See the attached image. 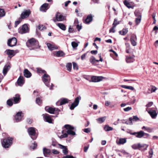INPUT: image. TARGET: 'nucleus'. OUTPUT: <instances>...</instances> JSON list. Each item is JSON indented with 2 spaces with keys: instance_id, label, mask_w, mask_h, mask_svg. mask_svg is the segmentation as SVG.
Segmentation results:
<instances>
[{
  "instance_id": "f257e3e1",
  "label": "nucleus",
  "mask_w": 158,
  "mask_h": 158,
  "mask_svg": "<svg viewBox=\"0 0 158 158\" xmlns=\"http://www.w3.org/2000/svg\"><path fill=\"white\" fill-rule=\"evenodd\" d=\"M65 128L67 130L66 131L67 133H64V131L63 130L62 131V135H61L60 136L58 135L59 138L62 139L64 138L67 137L68 135H76L75 132L73 131L74 128L73 127L69 125H64Z\"/></svg>"
},
{
  "instance_id": "c756f323",
  "label": "nucleus",
  "mask_w": 158,
  "mask_h": 158,
  "mask_svg": "<svg viewBox=\"0 0 158 158\" xmlns=\"http://www.w3.org/2000/svg\"><path fill=\"white\" fill-rule=\"evenodd\" d=\"M106 118V116H104L103 117L99 118L96 119L97 122L99 123H101L105 121Z\"/></svg>"
},
{
  "instance_id": "774afa93",
  "label": "nucleus",
  "mask_w": 158,
  "mask_h": 158,
  "mask_svg": "<svg viewBox=\"0 0 158 158\" xmlns=\"http://www.w3.org/2000/svg\"><path fill=\"white\" fill-rule=\"evenodd\" d=\"M63 158H75L73 157V156L67 155L65 156H64Z\"/></svg>"
},
{
  "instance_id": "20e7f679",
  "label": "nucleus",
  "mask_w": 158,
  "mask_h": 158,
  "mask_svg": "<svg viewBox=\"0 0 158 158\" xmlns=\"http://www.w3.org/2000/svg\"><path fill=\"white\" fill-rule=\"evenodd\" d=\"M27 46L33 47L34 48H35L37 47L38 45V42L34 38H31L29 40L27 43Z\"/></svg>"
},
{
  "instance_id": "5fc2aeb1",
  "label": "nucleus",
  "mask_w": 158,
  "mask_h": 158,
  "mask_svg": "<svg viewBox=\"0 0 158 158\" xmlns=\"http://www.w3.org/2000/svg\"><path fill=\"white\" fill-rule=\"evenodd\" d=\"M73 69L77 70L78 69V68L77 64L75 62H73Z\"/></svg>"
},
{
  "instance_id": "e433bc0d",
  "label": "nucleus",
  "mask_w": 158,
  "mask_h": 158,
  "mask_svg": "<svg viewBox=\"0 0 158 158\" xmlns=\"http://www.w3.org/2000/svg\"><path fill=\"white\" fill-rule=\"evenodd\" d=\"M129 120L131 121H136L139 120V118L137 116H134L133 118L130 117L129 118Z\"/></svg>"
},
{
  "instance_id": "ea45409f",
  "label": "nucleus",
  "mask_w": 158,
  "mask_h": 158,
  "mask_svg": "<svg viewBox=\"0 0 158 158\" xmlns=\"http://www.w3.org/2000/svg\"><path fill=\"white\" fill-rule=\"evenodd\" d=\"M142 129L149 132H151L152 131V129L151 128L143 126Z\"/></svg>"
},
{
  "instance_id": "f03ea898",
  "label": "nucleus",
  "mask_w": 158,
  "mask_h": 158,
  "mask_svg": "<svg viewBox=\"0 0 158 158\" xmlns=\"http://www.w3.org/2000/svg\"><path fill=\"white\" fill-rule=\"evenodd\" d=\"M42 79L45 85L48 87H49L50 89H52L53 85L52 83H50V76L46 73L44 74L42 77Z\"/></svg>"
},
{
  "instance_id": "423d86ee",
  "label": "nucleus",
  "mask_w": 158,
  "mask_h": 158,
  "mask_svg": "<svg viewBox=\"0 0 158 158\" xmlns=\"http://www.w3.org/2000/svg\"><path fill=\"white\" fill-rule=\"evenodd\" d=\"M81 99V97L80 96H78L76 98L73 102L71 104L70 109L71 110H73L77 107L78 105L79 101Z\"/></svg>"
},
{
  "instance_id": "cd10ccee",
  "label": "nucleus",
  "mask_w": 158,
  "mask_h": 158,
  "mask_svg": "<svg viewBox=\"0 0 158 158\" xmlns=\"http://www.w3.org/2000/svg\"><path fill=\"white\" fill-rule=\"evenodd\" d=\"M13 99L15 103H18L20 99V95L19 94H16L15 97H13Z\"/></svg>"
},
{
  "instance_id": "412c9836",
  "label": "nucleus",
  "mask_w": 158,
  "mask_h": 158,
  "mask_svg": "<svg viewBox=\"0 0 158 158\" xmlns=\"http://www.w3.org/2000/svg\"><path fill=\"white\" fill-rule=\"evenodd\" d=\"M127 142L126 138H120L118 140H117L116 143L118 145L123 144Z\"/></svg>"
},
{
  "instance_id": "13d9d810",
  "label": "nucleus",
  "mask_w": 158,
  "mask_h": 158,
  "mask_svg": "<svg viewBox=\"0 0 158 158\" xmlns=\"http://www.w3.org/2000/svg\"><path fill=\"white\" fill-rule=\"evenodd\" d=\"M36 102L37 104L40 105L42 103V101L39 98H37L36 100Z\"/></svg>"
},
{
  "instance_id": "9d476101",
  "label": "nucleus",
  "mask_w": 158,
  "mask_h": 158,
  "mask_svg": "<svg viewBox=\"0 0 158 158\" xmlns=\"http://www.w3.org/2000/svg\"><path fill=\"white\" fill-rule=\"evenodd\" d=\"M17 42L16 39L14 37L8 40V44L9 46L12 47L15 46L16 45Z\"/></svg>"
},
{
  "instance_id": "b1692460",
  "label": "nucleus",
  "mask_w": 158,
  "mask_h": 158,
  "mask_svg": "<svg viewBox=\"0 0 158 158\" xmlns=\"http://www.w3.org/2000/svg\"><path fill=\"white\" fill-rule=\"evenodd\" d=\"M23 74L24 76L27 78H29L31 76V74L30 72L27 69H25L24 70Z\"/></svg>"
},
{
  "instance_id": "09e8293b",
  "label": "nucleus",
  "mask_w": 158,
  "mask_h": 158,
  "mask_svg": "<svg viewBox=\"0 0 158 158\" xmlns=\"http://www.w3.org/2000/svg\"><path fill=\"white\" fill-rule=\"evenodd\" d=\"M22 19L21 18H19L18 20L16 21L15 22V27H16L17 25L22 21Z\"/></svg>"
},
{
  "instance_id": "72a5a7b5",
  "label": "nucleus",
  "mask_w": 158,
  "mask_h": 158,
  "mask_svg": "<svg viewBox=\"0 0 158 158\" xmlns=\"http://www.w3.org/2000/svg\"><path fill=\"white\" fill-rule=\"evenodd\" d=\"M116 21V20H115V21L114 22V23L113 24V26L110 30V32L114 33L115 32V31L114 30V28H115L116 26L118 24V23H115V22Z\"/></svg>"
},
{
  "instance_id": "39448f33",
  "label": "nucleus",
  "mask_w": 158,
  "mask_h": 158,
  "mask_svg": "<svg viewBox=\"0 0 158 158\" xmlns=\"http://www.w3.org/2000/svg\"><path fill=\"white\" fill-rule=\"evenodd\" d=\"M28 131L29 135L32 139L35 140L36 139V137L35 136V129L34 128L31 127L29 128L28 129Z\"/></svg>"
},
{
  "instance_id": "69168bd1",
  "label": "nucleus",
  "mask_w": 158,
  "mask_h": 158,
  "mask_svg": "<svg viewBox=\"0 0 158 158\" xmlns=\"http://www.w3.org/2000/svg\"><path fill=\"white\" fill-rule=\"evenodd\" d=\"M91 53L93 54H96L98 53L97 50H92L90 52Z\"/></svg>"
},
{
  "instance_id": "f3484780",
  "label": "nucleus",
  "mask_w": 158,
  "mask_h": 158,
  "mask_svg": "<svg viewBox=\"0 0 158 158\" xmlns=\"http://www.w3.org/2000/svg\"><path fill=\"white\" fill-rule=\"evenodd\" d=\"M47 45L48 49L50 51L57 49L58 48L57 46L55 44L47 43Z\"/></svg>"
},
{
  "instance_id": "6e6d98bb",
  "label": "nucleus",
  "mask_w": 158,
  "mask_h": 158,
  "mask_svg": "<svg viewBox=\"0 0 158 158\" xmlns=\"http://www.w3.org/2000/svg\"><path fill=\"white\" fill-rule=\"evenodd\" d=\"M149 158H151L153 154V150L152 148L150 149L149 151Z\"/></svg>"
},
{
  "instance_id": "bb28decb",
  "label": "nucleus",
  "mask_w": 158,
  "mask_h": 158,
  "mask_svg": "<svg viewBox=\"0 0 158 158\" xmlns=\"http://www.w3.org/2000/svg\"><path fill=\"white\" fill-rule=\"evenodd\" d=\"M65 54L64 52L62 51H59L56 52L55 55L57 57H63L64 56Z\"/></svg>"
},
{
  "instance_id": "680f3d73",
  "label": "nucleus",
  "mask_w": 158,
  "mask_h": 158,
  "mask_svg": "<svg viewBox=\"0 0 158 158\" xmlns=\"http://www.w3.org/2000/svg\"><path fill=\"white\" fill-rule=\"evenodd\" d=\"M132 109V108L131 107H128L127 108H124L123 109V110L124 111L127 112L129 110H131Z\"/></svg>"
},
{
  "instance_id": "7c9ffc66",
  "label": "nucleus",
  "mask_w": 158,
  "mask_h": 158,
  "mask_svg": "<svg viewBox=\"0 0 158 158\" xmlns=\"http://www.w3.org/2000/svg\"><path fill=\"white\" fill-rule=\"evenodd\" d=\"M59 146L60 148L63 149V152L65 154H66L68 153L67 149L66 147L61 144H59Z\"/></svg>"
},
{
  "instance_id": "0e129e2a",
  "label": "nucleus",
  "mask_w": 158,
  "mask_h": 158,
  "mask_svg": "<svg viewBox=\"0 0 158 158\" xmlns=\"http://www.w3.org/2000/svg\"><path fill=\"white\" fill-rule=\"evenodd\" d=\"M121 152L123 154L125 155H129V154L127 152H126L125 150H122L121 151Z\"/></svg>"
},
{
  "instance_id": "4be33fe9",
  "label": "nucleus",
  "mask_w": 158,
  "mask_h": 158,
  "mask_svg": "<svg viewBox=\"0 0 158 158\" xmlns=\"http://www.w3.org/2000/svg\"><path fill=\"white\" fill-rule=\"evenodd\" d=\"M24 83V80L23 77L20 76L17 81V83L19 85L22 86Z\"/></svg>"
},
{
  "instance_id": "c85d7f7f",
  "label": "nucleus",
  "mask_w": 158,
  "mask_h": 158,
  "mask_svg": "<svg viewBox=\"0 0 158 158\" xmlns=\"http://www.w3.org/2000/svg\"><path fill=\"white\" fill-rule=\"evenodd\" d=\"M10 67L9 64L6 65L5 66L3 70V73L5 75L7 73L8 71L10 69Z\"/></svg>"
},
{
  "instance_id": "f704fd0d",
  "label": "nucleus",
  "mask_w": 158,
  "mask_h": 158,
  "mask_svg": "<svg viewBox=\"0 0 158 158\" xmlns=\"http://www.w3.org/2000/svg\"><path fill=\"white\" fill-rule=\"evenodd\" d=\"M6 52L7 54L9 56H14L15 55V52L13 50L8 49L6 50Z\"/></svg>"
},
{
  "instance_id": "1a4fd4ad",
  "label": "nucleus",
  "mask_w": 158,
  "mask_h": 158,
  "mask_svg": "<svg viewBox=\"0 0 158 158\" xmlns=\"http://www.w3.org/2000/svg\"><path fill=\"white\" fill-rule=\"evenodd\" d=\"M31 11L29 9L24 10L21 15V18L22 19L28 17L31 14Z\"/></svg>"
},
{
  "instance_id": "2f4dec72",
  "label": "nucleus",
  "mask_w": 158,
  "mask_h": 158,
  "mask_svg": "<svg viewBox=\"0 0 158 158\" xmlns=\"http://www.w3.org/2000/svg\"><path fill=\"white\" fill-rule=\"evenodd\" d=\"M90 62L93 64H95V62H99V60H96L94 56H91L89 59Z\"/></svg>"
},
{
  "instance_id": "c03bdc74",
  "label": "nucleus",
  "mask_w": 158,
  "mask_h": 158,
  "mask_svg": "<svg viewBox=\"0 0 158 158\" xmlns=\"http://www.w3.org/2000/svg\"><path fill=\"white\" fill-rule=\"evenodd\" d=\"M121 87L122 88H124L125 89H128L131 90H133L134 89V87L131 86H126L125 85H122L121 86Z\"/></svg>"
},
{
  "instance_id": "473e14b6",
  "label": "nucleus",
  "mask_w": 158,
  "mask_h": 158,
  "mask_svg": "<svg viewBox=\"0 0 158 158\" xmlns=\"http://www.w3.org/2000/svg\"><path fill=\"white\" fill-rule=\"evenodd\" d=\"M57 25L61 30L65 31L66 29V26L62 23H59L57 24Z\"/></svg>"
},
{
  "instance_id": "4468645a",
  "label": "nucleus",
  "mask_w": 158,
  "mask_h": 158,
  "mask_svg": "<svg viewBox=\"0 0 158 158\" xmlns=\"http://www.w3.org/2000/svg\"><path fill=\"white\" fill-rule=\"evenodd\" d=\"M22 112H18L17 113L15 117L16 122H19L22 120L23 116L22 115Z\"/></svg>"
},
{
  "instance_id": "a19ab883",
  "label": "nucleus",
  "mask_w": 158,
  "mask_h": 158,
  "mask_svg": "<svg viewBox=\"0 0 158 158\" xmlns=\"http://www.w3.org/2000/svg\"><path fill=\"white\" fill-rule=\"evenodd\" d=\"M13 98L10 99L7 101V104L9 106H11L13 104Z\"/></svg>"
},
{
  "instance_id": "338daca9",
  "label": "nucleus",
  "mask_w": 158,
  "mask_h": 158,
  "mask_svg": "<svg viewBox=\"0 0 158 158\" xmlns=\"http://www.w3.org/2000/svg\"><path fill=\"white\" fill-rule=\"evenodd\" d=\"M52 152L54 154H57L59 153L55 149L53 150Z\"/></svg>"
},
{
  "instance_id": "c9c22d12",
  "label": "nucleus",
  "mask_w": 158,
  "mask_h": 158,
  "mask_svg": "<svg viewBox=\"0 0 158 158\" xmlns=\"http://www.w3.org/2000/svg\"><path fill=\"white\" fill-rule=\"evenodd\" d=\"M144 132L143 131H141L139 132H137L136 137L138 138H141L144 136Z\"/></svg>"
},
{
  "instance_id": "8fccbe9b",
  "label": "nucleus",
  "mask_w": 158,
  "mask_h": 158,
  "mask_svg": "<svg viewBox=\"0 0 158 158\" xmlns=\"http://www.w3.org/2000/svg\"><path fill=\"white\" fill-rule=\"evenodd\" d=\"M141 17H137L135 19V22L136 24H139L140 22Z\"/></svg>"
},
{
  "instance_id": "e2e57ef3",
  "label": "nucleus",
  "mask_w": 158,
  "mask_h": 158,
  "mask_svg": "<svg viewBox=\"0 0 158 158\" xmlns=\"http://www.w3.org/2000/svg\"><path fill=\"white\" fill-rule=\"evenodd\" d=\"M33 146L32 147V146H31L30 147V148H31L33 150H34L36 148V147L37 146V144L36 143H35L33 144Z\"/></svg>"
},
{
  "instance_id": "37998d69",
  "label": "nucleus",
  "mask_w": 158,
  "mask_h": 158,
  "mask_svg": "<svg viewBox=\"0 0 158 158\" xmlns=\"http://www.w3.org/2000/svg\"><path fill=\"white\" fill-rule=\"evenodd\" d=\"M72 67V64L71 63H67L66 65V67L67 70L70 71Z\"/></svg>"
},
{
  "instance_id": "864d4df0",
  "label": "nucleus",
  "mask_w": 158,
  "mask_h": 158,
  "mask_svg": "<svg viewBox=\"0 0 158 158\" xmlns=\"http://www.w3.org/2000/svg\"><path fill=\"white\" fill-rule=\"evenodd\" d=\"M153 103L152 102H149L146 105V106L148 107L146 109V110L148 111V108L152 106V105H153Z\"/></svg>"
},
{
  "instance_id": "de8ad7c7",
  "label": "nucleus",
  "mask_w": 158,
  "mask_h": 158,
  "mask_svg": "<svg viewBox=\"0 0 158 158\" xmlns=\"http://www.w3.org/2000/svg\"><path fill=\"white\" fill-rule=\"evenodd\" d=\"M134 13L135 16L137 17H141V14L138 10H136Z\"/></svg>"
},
{
  "instance_id": "a878e982",
  "label": "nucleus",
  "mask_w": 158,
  "mask_h": 158,
  "mask_svg": "<svg viewBox=\"0 0 158 158\" xmlns=\"http://www.w3.org/2000/svg\"><path fill=\"white\" fill-rule=\"evenodd\" d=\"M43 152L44 156H47L49 155L51 151L49 149L44 148L43 149Z\"/></svg>"
},
{
  "instance_id": "aec40b11",
  "label": "nucleus",
  "mask_w": 158,
  "mask_h": 158,
  "mask_svg": "<svg viewBox=\"0 0 158 158\" xmlns=\"http://www.w3.org/2000/svg\"><path fill=\"white\" fill-rule=\"evenodd\" d=\"M135 56L133 55L131 56H126V61L127 63H130L133 62L134 60Z\"/></svg>"
},
{
  "instance_id": "7ed1b4c3",
  "label": "nucleus",
  "mask_w": 158,
  "mask_h": 158,
  "mask_svg": "<svg viewBox=\"0 0 158 158\" xmlns=\"http://www.w3.org/2000/svg\"><path fill=\"white\" fill-rule=\"evenodd\" d=\"M13 139L12 138L9 137L4 139L3 141L2 142V146L6 148H9L12 144Z\"/></svg>"
},
{
  "instance_id": "2eb2a0df",
  "label": "nucleus",
  "mask_w": 158,
  "mask_h": 158,
  "mask_svg": "<svg viewBox=\"0 0 158 158\" xmlns=\"http://www.w3.org/2000/svg\"><path fill=\"white\" fill-rule=\"evenodd\" d=\"M68 100L66 98H61L60 100L56 103L57 105H62L68 103Z\"/></svg>"
},
{
  "instance_id": "5701e85b",
  "label": "nucleus",
  "mask_w": 158,
  "mask_h": 158,
  "mask_svg": "<svg viewBox=\"0 0 158 158\" xmlns=\"http://www.w3.org/2000/svg\"><path fill=\"white\" fill-rule=\"evenodd\" d=\"M93 16L90 14L87 16L85 20V23L86 24H88L91 22L93 20Z\"/></svg>"
},
{
  "instance_id": "393cba45",
  "label": "nucleus",
  "mask_w": 158,
  "mask_h": 158,
  "mask_svg": "<svg viewBox=\"0 0 158 158\" xmlns=\"http://www.w3.org/2000/svg\"><path fill=\"white\" fill-rule=\"evenodd\" d=\"M139 150L142 151L146 150L148 146V144L140 143H139Z\"/></svg>"
},
{
  "instance_id": "f8f14e48",
  "label": "nucleus",
  "mask_w": 158,
  "mask_h": 158,
  "mask_svg": "<svg viewBox=\"0 0 158 158\" xmlns=\"http://www.w3.org/2000/svg\"><path fill=\"white\" fill-rule=\"evenodd\" d=\"M45 109L46 111H48L50 114H53L54 112L56 110L59 112L60 110L58 108H53L51 107L46 106L45 107Z\"/></svg>"
},
{
  "instance_id": "9b49d317",
  "label": "nucleus",
  "mask_w": 158,
  "mask_h": 158,
  "mask_svg": "<svg viewBox=\"0 0 158 158\" xmlns=\"http://www.w3.org/2000/svg\"><path fill=\"white\" fill-rule=\"evenodd\" d=\"M103 78V77L102 76H93L91 77V80L90 81L93 82H98L102 80Z\"/></svg>"
},
{
  "instance_id": "4c0bfd02",
  "label": "nucleus",
  "mask_w": 158,
  "mask_h": 158,
  "mask_svg": "<svg viewBox=\"0 0 158 158\" xmlns=\"http://www.w3.org/2000/svg\"><path fill=\"white\" fill-rule=\"evenodd\" d=\"M36 70H37V72L38 73H42L44 74H46V72L45 70L42 69L40 68H37Z\"/></svg>"
},
{
  "instance_id": "3c124183",
  "label": "nucleus",
  "mask_w": 158,
  "mask_h": 158,
  "mask_svg": "<svg viewBox=\"0 0 158 158\" xmlns=\"http://www.w3.org/2000/svg\"><path fill=\"white\" fill-rule=\"evenodd\" d=\"M71 45L73 48H74L78 46V44L76 42L73 41L71 43Z\"/></svg>"
},
{
  "instance_id": "a18cd8bd",
  "label": "nucleus",
  "mask_w": 158,
  "mask_h": 158,
  "mask_svg": "<svg viewBox=\"0 0 158 158\" xmlns=\"http://www.w3.org/2000/svg\"><path fill=\"white\" fill-rule=\"evenodd\" d=\"M128 32V30L127 29H123L121 31H119V33L122 35H126Z\"/></svg>"
},
{
  "instance_id": "bf43d9fd",
  "label": "nucleus",
  "mask_w": 158,
  "mask_h": 158,
  "mask_svg": "<svg viewBox=\"0 0 158 158\" xmlns=\"http://www.w3.org/2000/svg\"><path fill=\"white\" fill-rule=\"evenodd\" d=\"M44 28L45 29V27L43 25H42L41 26L39 25L37 27V29L40 30H44Z\"/></svg>"
},
{
  "instance_id": "4d7b16f0",
  "label": "nucleus",
  "mask_w": 158,
  "mask_h": 158,
  "mask_svg": "<svg viewBox=\"0 0 158 158\" xmlns=\"http://www.w3.org/2000/svg\"><path fill=\"white\" fill-rule=\"evenodd\" d=\"M151 86L152 87L151 93H152L153 92H155L157 89L156 88L155 86Z\"/></svg>"
},
{
  "instance_id": "a211bd4d",
  "label": "nucleus",
  "mask_w": 158,
  "mask_h": 158,
  "mask_svg": "<svg viewBox=\"0 0 158 158\" xmlns=\"http://www.w3.org/2000/svg\"><path fill=\"white\" fill-rule=\"evenodd\" d=\"M43 117L44 118L45 121L49 123H51L52 122V119L50 116L47 114H43Z\"/></svg>"
},
{
  "instance_id": "ddd939ff",
  "label": "nucleus",
  "mask_w": 158,
  "mask_h": 158,
  "mask_svg": "<svg viewBox=\"0 0 158 158\" xmlns=\"http://www.w3.org/2000/svg\"><path fill=\"white\" fill-rule=\"evenodd\" d=\"M55 18H57V21H62L65 19V17L59 12L56 13Z\"/></svg>"
},
{
  "instance_id": "6ab92c4d",
  "label": "nucleus",
  "mask_w": 158,
  "mask_h": 158,
  "mask_svg": "<svg viewBox=\"0 0 158 158\" xmlns=\"http://www.w3.org/2000/svg\"><path fill=\"white\" fill-rule=\"evenodd\" d=\"M137 40L136 36L135 35H133L130 38V41L131 44L134 46H136L137 43L136 41Z\"/></svg>"
},
{
  "instance_id": "79ce46f5",
  "label": "nucleus",
  "mask_w": 158,
  "mask_h": 158,
  "mask_svg": "<svg viewBox=\"0 0 158 158\" xmlns=\"http://www.w3.org/2000/svg\"><path fill=\"white\" fill-rule=\"evenodd\" d=\"M139 143H138V144H135L131 146L132 148L135 150L136 149H139Z\"/></svg>"
},
{
  "instance_id": "58836bf2",
  "label": "nucleus",
  "mask_w": 158,
  "mask_h": 158,
  "mask_svg": "<svg viewBox=\"0 0 158 158\" xmlns=\"http://www.w3.org/2000/svg\"><path fill=\"white\" fill-rule=\"evenodd\" d=\"M104 129V130L106 131H112L113 129V128L111 127H110L107 125L105 126Z\"/></svg>"
},
{
  "instance_id": "0eeeda50",
  "label": "nucleus",
  "mask_w": 158,
  "mask_h": 158,
  "mask_svg": "<svg viewBox=\"0 0 158 158\" xmlns=\"http://www.w3.org/2000/svg\"><path fill=\"white\" fill-rule=\"evenodd\" d=\"M28 31V27L26 24L23 25L21 27L19 28V32L21 34H25Z\"/></svg>"
},
{
  "instance_id": "49530a36",
  "label": "nucleus",
  "mask_w": 158,
  "mask_h": 158,
  "mask_svg": "<svg viewBox=\"0 0 158 158\" xmlns=\"http://www.w3.org/2000/svg\"><path fill=\"white\" fill-rule=\"evenodd\" d=\"M5 13L3 9H0V18L5 15Z\"/></svg>"
},
{
  "instance_id": "603ef678",
  "label": "nucleus",
  "mask_w": 158,
  "mask_h": 158,
  "mask_svg": "<svg viewBox=\"0 0 158 158\" xmlns=\"http://www.w3.org/2000/svg\"><path fill=\"white\" fill-rule=\"evenodd\" d=\"M124 5L126 6L129 8H131V6L130 5L129 2L126 1H125L124 2Z\"/></svg>"
},
{
  "instance_id": "052dcab7",
  "label": "nucleus",
  "mask_w": 158,
  "mask_h": 158,
  "mask_svg": "<svg viewBox=\"0 0 158 158\" xmlns=\"http://www.w3.org/2000/svg\"><path fill=\"white\" fill-rule=\"evenodd\" d=\"M83 131L86 133H88L90 131L91 129L90 128H85L83 130Z\"/></svg>"
},
{
  "instance_id": "dca6fc26",
  "label": "nucleus",
  "mask_w": 158,
  "mask_h": 158,
  "mask_svg": "<svg viewBox=\"0 0 158 158\" xmlns=\"http://www.w3.org/2000/svg\"><path fill=\"white\" fill-rule=\"evenodd\" d=\"M49 8V6L48 3H45L42 5L40 8L41 11L46 12Z\"/></svg>"
},
{
  "instance_id": "6e6552de",
  "label": "nucleus",
  "mask_w": 158,
  "mask_h": 158,
  "mask_svg": "<svg viewBox=\"0 0 158 158\" xmlns=\"http://www.w3.org/2000/svg\"><path fill=\"white\" fill-rule=\"evenodd\" d=\"M147 111L152 118L155 119L156 118L158 114V112L156 110L151 108L149 110Z\"/></svg>"
}]
</instances>
